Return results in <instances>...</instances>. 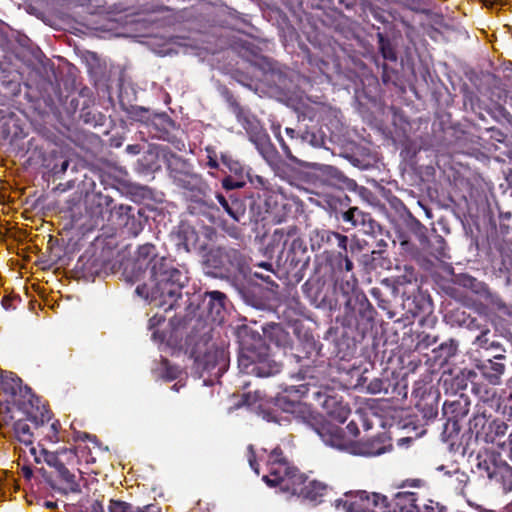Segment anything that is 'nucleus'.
I'll use <instances>...</instances> for the list:
<instances>
[{
	"label": "nucleus",
	"mask_w": 512,
	"mask_h": 512,
	"mask_svg": "<svg viewBox=\"0 0 512 512\" xmlns=\"http://www.w3.org/2000/svg\"><path fill=\"white\" fill-rule=\"evenodd\" d=\"M135 266L139 271L144 268L142 278L148 280L136 287V294L156 306H167L165 310L172 309L188 279L185 273L175 268L171 260L158 256L151 244L139 247Z\"/></svg>",
	"instance_id": "f257e3e1"
},
{
	"label": "nucleus",
	"mask_w": 512,
	"mask_h": 512,
	"mask_svg": "<svg viewBox=\"0 0 512 512\" xmlns=\"http://www.w3.org/2000/svg\"><path fill=\"white\" fill-rule=\"evenodd\" d=\"M268 474L263 481L271 487L278 486L281 491L316 501L324 494L326 486L318 481L307 479L293 467L280 448L271 451L267 460Z\"/></svg>",
	"instance_id": "f03ea898"
},
{
	"label": "nucleus",
	"mask_w": 512,
	"mask_h": 512,
	"mask_svg": "<svg viewBox=\"0 0 512 512\" xmlns=\"http://www.w3.org/2000/svg\"><path fill=\"white\" fill-rule=\"evenodd\" d=\"M315 431L326 445L353 455L378 456L388 452L392 447L390 439L384 434L360 442L351 440L342 433L337 425L329 421L322 423L315 428Z\"/></svg>",
	"instance_id": "7ed1b4c3"
},
{
	"label": "nucleus",
	"mask_w": 512,
	"mask_h": 512,
	"mask_svg": "<svg viewBox=\"0 0 512 512\" xmlns=\"http://www.w3.org/2000/svg\"><path fill=\"white\" fill-rule=\"evenodd\" d=\"M239 367L247 374L259 377L272 376L280 371L281 365L271 358L268 348L260 344L256 348H244L239 357Z\"/></svg>",
	"instance_id": "20e7f679"
},
{
	"label": "nucleus",
	"mask_w": 512,
	"mask_h": 512,
	"mask_svg": "<svg viewBox=\"0 0 512 512\" xmlns=\"http://www.w3.org/2000/svg\"><path fill=\"white\" fill-rule=\"evenodd\" d=\"M473 471L477 472L481 477L501 483L503 490L506 492L512 490V467L494 453L485 452L478 454Z\"/></svg>",
	"instance_id": "39448f33"
},
{
	"label": "nucleus",
	"mask_w": 512,
	"mask_h": 512,
	"mask_svg": "<svg viewBox=\"0 0 512 512\" xmlns=\"http://www.w3.org/2000/svg\"><path fill=\"white\" fill-rule=\"evenodd\" d=\"M16 413H20L19 410L15 409L14 406H10L9 404L0 406V423L1 425H12V429L14 431L15 438L20 442L29 446V452L32 456H34L35 461L39 462L37 457V449L32 445L33 443V433L31 432L29 424L23 419L15 420Z\"/></svg>",
	"instance_id": "423d86ee"
},
{
	"label": "nucleus",
	"mask_w": 512,
	"mask_h": 512,
	"mask_svg": "<svg viewBox=\"0 0 512 512\" xmlns=\"http://www.w3.org/2000/svg\"><path fill=\"white\" fill-rule=\"evenodd\" d=\"M347 512H391L387 498L383 495L359 491L350 500L344 502Z\"/></svg>",
	"instance_id": "0eeeda50"
},
{
	"label": "nucleus",
	"mask_w": 512,
	"mask_h": 512,
	"mask_svg": "<svg viewBox=\"0 0 512 512\" xmlns=\"http://www.w3.org/2000/svg\"><path fill=\"white\" fill-rule=\"evenodd\" d=\"M311 396L318 405L323 407L332 419L339 423H343L347 420L350 414V408L347 404L328 394L327 391L314 389L311 392Z\"/></svg>",
	"instance_id": "6e6552de"
},
{
	"label": "nucleus",
	"mask_w": 512,
	"mask_h": 512,
	"mask_svg": "<svg viewBox=\"0 0 512 512\" xmlns=\"http://www.w3.org/2000/svg\"><path fill=\"white\" fill-rule=\"evenodd\" d=\"M504 358V355L496 354L493 359L479 361L476 368L490 384L499 385L505 371V364L502 362Z\"/></svg>",
	"instance_id": "1a4fd4ad"
},
{
	"label": "nucleus",
	"mask_w": 512,
	"mask_h": 512,
	"mask_svg": "<svg viewBox=\"0 0 512 512\" xmlns=\"http://www.w3.org/2000/svg\"><path fill=\"white\" fill-rule=\"evenodd\" d=\"M204 302L208 316L215 323H222L226 313V296L219 291L207 292Z\"/></svg>",
	"instance_id": "9d476101"
},
{
	"label": "nucleus",
	"mask_w": 512,
	"mask_h": 512,
	"mask_svg": "<svg viewBox=\"0 0 512 512\" xmlns=\"http://www.w3.org/2000/svg\"><path fill=\"white\" fill-rule=\"evenodd\" d=\"M196 361L204 370L211 371L218 365H225L226 353L223 348L210 346L202 357L197 356Z\"/></svg>",
	"instance_id": "9b49d317"
},
{
	"label": "nucleus",
	"mask_w": 512,
	"mask_h": 512,
	"mask_svg": "<svg viewBox=\"0 0 512 512\" xmlns=\"http://www.w3.org/2000/svg\"><path fill=\"white\" fill-rule=\"evenodd\" d=\"M318 177L328 186H337L343 180L342 173L330 165H317Z\"/></svg>",
	"instance_id": "f8f14e48"
},
{
	"label": "nucleus",
	"mask_w": 512,
	"mask_h": 512,
	"mask_svg": "<svg viewBox=\"0 0 512 512\" xmlns=\"http://www.w3.org/2000/svg\"><path fill=\"white\" fill-rule=\"evenodd\" d=\"M21 380L11 372H5L0 376V388L10 396L20 390Z\"/></svg>",
	"instance_id": "ddd939ff"
},
{
	"label": "nucleus",
	"mask_w": 512,
	"mask_h": 512,
	"mask_svg": "<svg viewBox=\"0 0 512 512\" xmlns=\"http://www.w3.org/2000/svg\"><path fill=\"white\" fill-rule=\"evenodd\" d=\"M219 204L225 210V212L235 221H239L241 216L244 214L238 200H233L231 203L221 194L216 196Z\"/></svg>",
	"instance_id": "4468645a"
},
{
	"label": "nucleus",
	"mask_w": 512,
	"mask_h": 512,
	"mask_svg": "<svg viewBox=\"0 0 512 512\" xmlns=\"http://www.w3.org/2000/svg\"><path fill=\"white\" fill-rule=\"evenodd\" d=\"M446 474L450 477V484L454 489L460 494H464V490L469 482L468 474L458 469H455L452 472L447 471Z\"/></svg>",
	"instance_id": "2eb2a0df"
},
{
	"label": "nucleus",
	"mask_w": 512,
	"mask_h": 512,
	"mask_svg": "<svg viewBox=\"0 0 512 512\" xmlns=\"http://www.w3.org/2000/svg\"><path fill=\"white\" fill-rule=\"evenodd\" d=\"M490 330L488 328H484L481 330L480 334L476 337L474 344L480 348L484 349H495L499 351H503L500 344L494 340L489 338Z\"/></svg>",
	"instance_id": "dca6fc26"
},
{
	"label": "nucleus",
	"mask_w": 512,
	"mask_h": 512,
	"mask_svg": "<svg viewBox=\"0 0 512 512\" xmlns=\"http://www.w3.org/2000/svg\"><path fill=\"white\" fill-rule=\"evenodd\" d=\"M367 215L363 213L359 208L352 207L343 213L342 218L345 222L351 223L353 226L364 224Z\"/></svg>",
	"instance_id": "f3484780"
},
{
	"label": "nucleus",
	"mask_w": 512,
	"mask_h": 512,
	"mask_svg": "<svg viewBox=\"0 0 512 512\" xmlns=\"http://www.w3.org/2000/svg\"><path fill=\"white\" fill-rule=\"evenodd\" d=\"M60 477L69 485V488L72 492L79 491V485L76 483L75 475L71 473L68 468L62 464L58 465V470Z\"/></svg>",
	"instance_id": "a211bd4d"
},
{
	"label": "nucleus",
	"mask_w": 512,
	"mask_h": 512,
	"mask_svg": "<svg viewBox=\"0 0 512 512\" xmlns=\"http://www.w3.org/2000/svg\"><path fill=\"white\" fill-rule=\"evenodd\" d=\"M108 509L109 512H143L139 508L133 510L129 504L118 500H111Z\"/></svg>",
	"instance_id": "6ab92c4d"
},
{
	"label": "nucleus",
	"mask_w": 512,
	"mask_h": 512,
	"mask_svg": "<svg viewBox=\"0 0 512 512\" xmlns=\"http://www.w3.org/2000/svg\"><path fill=\"white\" fill-rule=\"evenodd\" d=\"M489 429L495 437H503L507 433L508 425L504 421L494 420L489 424Z\"/></svg>",
	"instance_id": "aec40b11"
},
{
	"label": "nucleus",
	"mask_w": 512,
	"mask_h": 512,
	"mask_svg": "<svg viewBox=\"0 0 512 512\" xmlns=\"http://www.w3.org/2000/svg\"><path fill=\"white\" fill-rule=\"evenodd\" d=\"M161 365L163 369L162 376L167 380L177 378L178 374L181 372L177 367L171 366L167 360H164Z\"/></svg>",
	"instance_id": "412c9836"
},
{
	"label": "nucleus",
	"mask_w": 512,
	"mask_h": 512,
	"mask_svg": "<svg viewBox=\"0 0 512 512\" xmlns=\"http://www.w3.org/2000/svg\"><path fill=\"white\" fill-rule=\"evenodd\" d=\"M222 162L226 165L229 170L235 174H241L243 171L242 166L239 162L232 160L229 156L222 154L221 156Z\"/></svg>",
	"instance_id": "4be33fe9"
},
{
	"label": "nucleus",
	"mask_w": 512,
	"mask_h": 512,
	"mask_svg": "<svg viewBox=\"0 0 512 512\" xmlns=\"http://www.w3.org/2000/svg\"><path fill=\"white\" fill-rule=\"evenodd\" d=\"M337 427L342 431V433H343L347 438H349V439H351V440H353V438H355V437L358 435V433H359V430H358L357 425H356L355 423H353V422H350V423L346 426V430H347V432H348V435L344 432V430H343L341 427H339V426H337Z\"/></svg>",
	"instance_id": "5701e85b"
},
{
	"label": "nucleus",
	"mask_w": 512,
	"mask_h": 512,
	"mask_svg": "<svg viewBox=\"0 0 512 512\" xmlns=\"http://www.w3.org/2000/svg\"><path fill=\"white\" fill-rule=\"evenodd\" d=\"M331 236H333L337 240V245L339 248H341L343 251L347 250V236L339 234L337 232H331Z\"/></svg>",
	"instance_id": "b1692460"
},
{
	"label": "nucleus",
	"mask_w": 512,
	"mask_h": 512,
	"mask_svg": "<svg viewBox=\"0 0 512 512\" xmlns=\"http://www.w3.org/2000/svg\"><path fill=\"white\" fill-rule=\"evenodd\" d=\"M243 185H244L243 182L234 181L233 179H231L229 177L225 178L223 180V187L228 189V190L241 188V187H243Z\"/></svg>",
	"instance_id": "393cba45"
},
{
	"label": "nucleus",
	"mask_w": 512,
	"mask_h": 512,
	"mask_svg": "<svg viewBox=\"0 0 512 512\" xmlns=\"http://www.w3.org/2000/svg\"><path fill=\"white\" fill-rule=\"evenodd\" d=\"M279 142L285 156L291 161L298 163V159L292 154L289 146L285 143V141L282 138H279Z\"/></svg>",
	"instance_id": "a878e982"
},
{
	"label": "nucleus",
	"mask_w": 512,
	"mask_h": 512,
	"mask_svg": "<svg viewBox=\"0 0 512 512\" xmlns=\"http://www.w3.org/2000/svg\"><path fill=\"white\" fill-rule=\"evenodd\" d=\"M45 461L49 466L54 467L56 470H58V465L63 464L54 454L47 452L45 453Z\"/></svg>",
	"instance_id": "bb28decb"
},
{
	"label": "nucleus",
	"mask_w": 512,
	"mask_h": 512,
	"mask_svg": "<svg viewBox=\"0 0 512 512\" xmlns=\"http://www.w3.org/2000/svg\"><path fill=\"white\" fill-rule=\"evenodd\" d=\"M368 392L371 394H377L382 390V381L379 379H375L370 382L367 387Z\"/></svg>",
	"instance_id": "cd10ccee"
},
{
	"label": "nucleus",
	"mask_w": 512,
	"mask_h": 512,
	"mask_svg": "<svg viewBox=\"0 0 512 512\" xmlns=\"http://www.w3.org/2000/svg\"><path fill=\"white\" fill-rule=\"evenodd\" d=\"M339 257L344 259V262H345V270L346 271H351L353 269V263L352 261L346 256V255H343V253H339Z\"/></svg>",
	"instance_id": "c85d7f7f"
},
{
	"label": "nucleus",
	"mask_w": 512,
	"mask_h": 512,
	"mask_svg": "<svg viewBox=\"0 0 512 512\" xmlns=\"http://www.w3.org/2000/svg\"><path fill=\"white\" fill-rule=\"evenodd\" d=\"M249 464H250V467L258 474L259 470H258V467L256 466L255 459H254L253 455L249 457Z\"/></svg>",
	"instance_id": "c756f323"
},
{
	"label": "nucleus",
	"mask_w": 512,
	"mask_h": 512,
	"mask_svg": "<svg viewBox=\"0 0 512 512\" xmlns=\"http://www.w3.org/2000/svg\"><path fill=\"white\" fill-rule=\"evenodd\" d=\"M208 157H209V161H208L209 167L214 168V169L217 168L218 163H217L216 159L213 158L211 155H209Z\"/></svg>",
	"instance_id": "7c9ffc66"
},
{
	"label": "nucleus",
	"mask_w": 512,
	"mask_h": 512,
	"mask_svg": "<svg viewBox=\"0 0 512 512\" xmlns=\"http://www.w3.org/2000/svg\"><path fill=\"white\" fill-rule=\"evenodd\" d=\"M244 405L251 406L253 404V401L251 400V396L249 394L244 396Z\"/></svg>",
	"instance_id": "2f4dec72"
},
{
	"label": "nucleus",
	"mask_w": 512,
	"mask_h": 512,
	"mask_svg": "<svg viewBox=\"0 0 512 512\" xmlns=\"http://www.w3.org/2000/svg\"><path fill=\"white\" fill-rule=\"evenodd\" d=\"M259 267L261 268H264L266 270H272V265L270 263H267V262H261L258 264Z\"/></svg>",
	"instance_id": "473e14b6"
},
{
	"label": "nucleus",
	"mask_w": 512,
	"mask_h": 512,
	"mask_svg": "<svg viewBox=\"0 0 512 512\" xmlns=\"http://www.w3.org/2000/svg\"><path fill=\"white\" fill-rule=\"evenodd\" d=\"M161 321V318H157L156 316L150 319L149 321V327L152 328L154 325L159 323Z\"/></svg>",
	"instance_id": "72a5a7b5"
},
{
	"label": "nucleus",
	"mask_w": 512,
	"mask_h": 512,
	"mask_svg": "<svg viewBox=\"0 0 512 512\" xmlns=\"http://www.w3.org/2000/svg\"><path fill=\"white\" fill-rule=\"evenodd\" d=\"M383 55L385 58L387 59H391V60H394L395 59V56L393 55V53L391 52H386V51H383Z\"/></svg>",
	"instance_id": "f704fd0d"
},
{
	"label": "nucleus",
	"mask_w": 512,
	"mask_h": 512,
	"mask_svg": "<svg viewBox=\"0 0 512 512\" xmlns=\"http://www.w3.org/2000/svg\"><path fill=\"white\" fill-rule=\"evenodd\" d=\"M286 133L291 137L294 138L295 130L291 128H286Z\"/></svg>",
	"instance_id": "c9c22d12"
},
{
	"label": "nucleus",
	"mask_w": 512,
	"mask_h": 512,
	"mask_svg": "<svg viewBox=\"0 0 512 512\" xmlns=\"http://www.w3.org/2000/svg\"><path fill=\"white\" fill-rule=\"evenodd\" d=\"M406 270L410 272V276L406 281L411 282L412 279L414 278L413 273H412L413 270H412V268H406Z\"/></svg>",
	"instance_id": "e433bc0d"
},
{
	"label": "nucleus",
	"mask_w": 512,
	"mask_h": 512,
	"mask_svg": "<svg viewBox=\"0 0 512 512\" xmlns=\"http://www.w3.org/2000/svg\"><path fill=\"white\" fill-rule=\"evenodd\" d=\"M50 428L54 431V433H56V432H57V423H55V422H54V423H52V424L50 425Z\"/></svg>",
	"instance_id": "4c0bfd02"
},
{
	"label": "nucleus",
	"mask_w": 512,
	"mask_h": 512,
	"mask_svg": "<svg viewBox=\"0 0 512 512\" xmlns=\"http://www.w3.org/2000/svg\"><path fill=\"white\" fill-rule=\"evenodd\" d=\"M297 411H301L302 410V406L300 404H298L297 406H295V409L293 410V412H296Z\"/></svg>",
	"instance_id": "58836bf2"
},
{
	"label": "nucleus",
	"mask_w": 512,
	"mask_h": 512,
	"mask_svg": "<svg viewBox=\"0 0 512 512\" xmlns=\"http://www.w3.org/2000/svg\"><path fill=\"white\" fill-rule=\"evenodd\" d=\"M254 275H255L256 277H259V278H261V279L266 280L262 275H260V274H259V273H257V272H255V273H254Z\"/></svg>",
	"instance_id": "ea45409f"
},
{
	"label": "nucleus",
	"mask_w": 512,
	"mask_h": 512,
	"mask_svg": "<svg viewBox=\"0 0 512 512\" xmlns=\"http://www.w3.org/2000/svg\"><path fill=\"white\" fill-rule=\"evenodd\" d=\"M172 389H174L175 391H178V390H179L178 385H177V384H174V385L172 386Z\"/></svg>",
	"instance_id": "a19ab883"
},
{
	"label": "nucleus",
	"mask_w": 512,
	"mask_h": 512,
	"mask_svg": "<svg viewBox=\"0 0 512 512\" xmlns=\"http://www.w3.org/2000/svg\"><path fill=\"white\" fill-rule=\"evenodd\" d=\"M47 507H49V508H53V507H55V504H53V503H47Z\"/></svg>",
	"instance_id": "79ce46f5"
},
{
	"label": "nucleus",
	"mask_w": 512,
	"mask_h": 512,
	"mask_svg": "<svg viewBox=\"0 0 512 512\" xmlns=\"http://www.w3.org/2000/svg\"><path fill=\"white\" fill-rule=\"evenodd\" d=\"M304 390L301 392L302 394H305V392H308L307 389H305L304 387H302Z\"/></svg>",
	"instance_id": "37998d69"
},
{
	"label": "nucleus",
	"mask_w": 512,
	"mask_h": 512,
	"mask_svg": "<svg viewBox=\"0 0 512 512\" xmlns=\"http://www.w3.org/2000/svg\"><path fill=\"white\" fill-rule=\"evenodd\" d=\"M438 470H440V471L444 470V466L438 467Z\"/></svg>",
	"instance_id": "c03bdc74"
},
{
	"label": "nucleus",
	"mask_w": 512,
	"mask_h": 512,
	"mask_svg": "<svg viewBox=\"0 0 512 512\" xmlns=\"http://www.w3.org/2000/svg\"><path fill=\"white\" fill-rule=\"evenodd\" d=\"M510 398L512 399V392H511Z\"/></svg>",
	"instance_id": "a18cd8bd"
}]
</instances>
